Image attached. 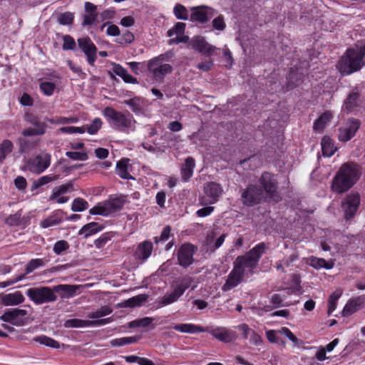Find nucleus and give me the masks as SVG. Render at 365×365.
Here are the masks:
<instances>
[{"label":"nucleus","instance_id":"nucleus-11","mask_svg":"<svg viewBox=\"0 0 365 365\" xmlns=\"http://www.w3.org/2000/svg\"><path fill=\"white\" fill-rule=\"evenodd\" d=\"M197 247L190 243L182 245L178 250V262L179 265L187 268L194 262L193 255Z\"/></svg>","mask_w":365,"mask_h":365},{"label":"nucleus","instance_id":"nucleus-64","mask_svg":"<svg viewBox=\"0 0 365 365\" xmlns=\"http://www.w3.org/2000/svg\"><path fill=\"white\" fill-rule=\"evenodd\" d=\"M214 65V62L212 59L208 61H202L197 65V68L202 71L207 72L211 70Z\"/></svg>","mask_w":365,"mask_h":365},{"label":"nucleus","instance_id":"nucleus-56","mask_svg":"<svg viewBox=\"0 0 365 365\" xmlns=\"http://www.w3.org/2000/svg\"><path fill=\"white\" fill-rule=\"evenodd\" d=\"M21 215L16 212L14 215H9L6 220L5 222L9 226H17L21 223Z\"/></svg>","mask_w":365,"mask_h":365},{"label":"nucleus","instance_id":"nucleus-38","mask_svg":"<svg viewBox=\"0 0 365 365\" xmlns=\"http://www.w3.org/2000/svg\"><path fill=\"white\" fill-rule=\"evenodd\" d=\"M181 294L175 289L170 293L164 295L160 301L161 306H166L175 302L181 297Z\"/></svg>","mask_w":365,"mask_h":365},{"label":"nucleus","instance_id":"nucleus-63","mask_svg":"<svg viewBox=\"0 0 365 365\" xmlns=\"http://www.w3.org/2000/svg\"><path fill=\"white\" fill-rule=\"evenodd\" d=\"M97 18H98V14H89L88 15H85L83 16L82 25L83 26H85L91 25L95 23H98Z\"/></svg>","mask_w":365,"mask_h":365},{"label":"nucleus","instance_id":"nucleus-42","mask_svg":"<svg viewBox=\"0 0 365 365\" xmlns=\"http://www.w3.org/2000/svg\"><path fill=\"white\" fill-rule=\"evenodd\" d=\"M310 261L311 266L316 269L325 268L327 269H330L334 267L333 262H327L322 258L312 257Z\"/></svg>","mask_w":365,"mask_h":365},{"label":"nucleus","instance_id":"nucleus-50","mask_svg":"<svg viewBox=\"0 0 365 365\" xmlns=\"http://www.w3.org/2000/svg\"><path fill=\"white\" fill-rule=\"evenodd\" d=\"M102 126V121L99 118H95L91 125L84 126L89 134H96Z\"/></svg>","mask_w":365,"mask_h":365},{"label":"nucleus","instance_id":"nucleus-34","mask_svg":"<svg viewBox=\"0 0 365 365\" xmlns=\"http://www.w3.org/2000/svg\"><path fill=\"white\" fill-rule=\"evenodd\" d=\"M74 190L73 184L69 182L66 184L61 185L58 187H55L53 193L50 196V200H55L62 194L66 193L68 191Z\"/></svg>","mask_w":365,"mask_h":365},{"label":"nucleus","instance_id":"nucleus-20","mask_svg":"<svg viewBox=\"0 0 365 365\" xmlns=\"http://www.w3.org/2000/svg\"><path fill=\"white\" fill-rule=\"evenodd\" d=\"M210 334L215 339L225 343L231 342L237 338V335L234 331L227 329L226 328L213 329L210 331Z\"/></svg>","mask_w":365,"mask_h":365},{"label":"nucleus","instance_id":"nucleus-62","mask_svg":"<svg viewBox=\"0 0 365 365\" xmlns=\"http://www.w3.org/2000/svg\"><path fill=\"white\" fill-rule=\"evenodd\" d=\"M212 26L216 30L223 31L226 26L223 16L220 15L215 18L212 21Z\"/></svg>","mask_w":365,"mask_h":365},{"label":"nucleus","instance_id":"nucleus-2","mask_svg":"<svg viewBox=\"0 0 365 365\" xmlns=\"http://www.w3.org/2000/svg\"><path fill=\"white\" fill-rule=\"evenodd\" d=\"M358 165L353 163L343 164L333 179L331 189L337 193H343L349 190L359 178Z\"/></svg>","mask_w":365,"mask_h":365},{"label":"nucleus","instance_id":"nucleus-17","mask_svg":"<svg viewBox=\"0 0 365 365\" xmlns=\"http://www.w3.org/2000/svg\"><path fill=\"white\" fill-rule=\"evenodd\" d=\"M78 44L86 56L88 63L93 66L96 60L97 48L95 44L89 37L78 38Z\"/></svg>","mask_w":365,"mask_h":365},{"label":"nucleus","instance_id":"nucleus-26","mask_svg":"<svg viewBox=\"0 0 365 365\" xmlns=\"http://www.w3.org/2000/svg\"><path fill=\"white\" fill-rule=\"evenodd\" d=\"M195 165V160L192 157L185 159L181 168V177L183 181L187 182L192 177Z\"/></svg>","mask_w":365,"mask_h":365},{"label":"nucleus","instance_id":"nucleus-54","mask_svg":"<svg viewBox=\"0 0 365 365\" xmlns=\"http://www.w3.org/2000/svg\"><path fill=\"white\" fill-rule=\"evenodd\" d=\"M66 155L74 160H86L88 158V155L86 153L81 152L68 151L66 153Z\"/></svg>","mask_w":365,"mask_h":365},{"label":"nucleus","instance_id":"nucleus-31","mask_svg":"<svg viewBox=\"0 0 365 365\" xmlns=\"http://www.w3.org/2000/svg\"><path fill=\"white\" fill-rule=\"evenodd\" d=\"M153 71V77L158 81H163L164 76L167 74L171 73L173 67L168 63L162 64L158 68H152Z\"/></svg>","mask_w":365,"mask_h":365},{"label":"nucleus","instance_id":"nucleus-46","mask_svg":"<svg viewBox=\"0 0 365 365\" xmlns=\"http://www.w3.org/2000/svg\"><path fill=\"white\" fill-rule=\"evenodd\" d=\"M64 327L67 328L89 327V320H83L79 319H68L65 322Z\"/></svg>","mask_w":365,"mask_h":365},{"label":"nucleus","instance_id":"nucleus-32","mask_svg":"<svg viewBox=\"0 0 365 365\" xmlns=\"http://www.w3.org/2000/svg\"><path fill=\"white\" fill-rule=\"evenodd\" d=\"M174 329L183 333H197L204 331V329L202 327H199L192 324H176Z\"/></svg>","mask_w":365,"mask_h":365},{"label":"nucleus","instance_id":"nucleus-8","mask_svg":"<svg viewBox=\"0 0 365 365\" xmlns=\"http://www.w3.org/2000/svg\"><path fill=\"white\" fill-rule=\"evenodd\" d=\"M51 160V156L49 153H42L28 159L25 167L30 172L39 175L50 166Z\"/></svg>","mask_w":365,"mask_h":365},{"label":"nucleus","instance_id":"nucleus-15","mask_svg":"<svg viewBox=\"0 0 365 365\" xmlns=\"http://www.w3.org/2000/svg\"><path fill=\"white\" fill-rule=\"evenodd\" d=\"M189 46L197 50L201 53L206 54L208 56H212L217 48L210 43H208L205 37L201 36H196L192 38L189 41Z\"/></svg>","mask_w":365,"mask_h":365},{"label":"nucleus","instance_id":"nucleus-47","mask_svg":"<svg viewBox=\"0 0 365 365\" xmlns=\"http://www.w3.org/2000/svg\"><path fill=\"white\" fill-rule=\"evenodd\" d=\"M113 309L108 306H103L99 309L91 312L88 314V317L91 319H98L112 313Z\"/></svg>","mask_w":365,"mask_h":365},{"label":"nucleus","instance_id":"nucleus-49","mask_svg":"<svg viewBox=\"0 0 365 365\" xmlns=\"http://www.w3.org/2000/svg\"><path fill=\"white\" fill-rule=\"evenodd\" d=\"M192 282V279L190 277H185L180 279V283L175 289L182 295L185 290L190 287Z\"/></svg>","mask_w":365,"mask_h":365},{"label":"nucleus","instance_id":"nucleus-5","mask_svg":"<svg viewBox=\"0 0 365 365\" xmlns=\"http://www.w3.org/2000/svg\"><path fill=\"white\" fill-rule=\"evenodd\" d=\"M26 294L34 304L38 305L53 302L57 300V296L54 294L53 287H49L29 288Z\"/></svg>","mask_w":365,"mask_h":365},{"label":"nucleus","instance_id":"nucleus-58","mask_svg":"<svg viewBox=\"0 0 365 365\" xmlns=\"http://www.w3.org/2000/svg\"><path fill=\"white\" fill-rule=\"evenodd\" d=\"M185 29V24L178 22L175 26L168 31V36H172L174 34H183Z\"/></svg>","mask_w":365,"mask_h":365},{"label":"nucleus","instance_id":"nucleus-25","mask_svg":"<svg viewBox=\"0 0 365 365\" xmlns=\"http://www.w3.org/2000/svg\"><path fill=\"white\" fill-rule=\"evenodd\" d=\"M113 71L114 73H115L117 76H120L123 78L124 82L127 83H133L137 84L138 83V81L136 78L133 77L131 75H130L127 70L124 68L123 66H121L120 64L113 63Z\"/></svg>","mask_w":365,"mask_h":365},{"label":"nucleus","instance_id":"nucleus-23","mask_svg":"<svg viewBox=\"0 0 365 365\" xmlns=\"http://www.w3.org/2000/svg\"><path fill=\"white\" fill-rule=\"evenodd\" d=\"M25 300L21 292H16L6 294H2L1 302L5 306H15L21 304Z\"/></svg>","mask_w":365,"mask_h":365},{"label":"nucleus","instance_id":"nucleus-7","mask_svg":"<svg viewBox=\"0 0 365 365\" xmlns=\"http://www.w3.org/2000/svg\"><path fill=\"white\" fill-rule=\"evenodd\" d=\"M124 204L122 198L116 197L110 199L102 203H98L96 206L92 207L89 212L91 215H100L107 216L120 210Z\"/></svg>","mask_w":365,"mask_h":365},{"label":"nucleus","instance_id":"nucleus-43","mask_svg":"<svg viewBox=\"0 0 365 365\" xmlns=\"http://www.w3.org/2000/svg\"><path fill=\"white\" fill-rule=\"evenodd\" d=\"M154 319L151 317H144L142 319L133 320L128 324L129 328L147 327L151 324Z\"/></svg>","mask_w":365,"mask_h":365},{"label":"nucleus","instance_id":"nucleus-36","mask_svg":"<svg viewBox=\"0 0 365 365\" xmlns=\"http://www.w3.org/2000/svg\"><path fill=\"white\" fill-rule=\"evenodd\" d=\"M141 339L140 336H133L123 337L120 339H115L110 341L112 346H121L128 344H134L138 342Z\"/></svg>","mask_w":365,"mask_h":365},{"label":"nucleus","instance_id":"nucleus-10","mask_svg":"<svg viewBox=\"0 0 365 365\" xmlns=\"http://www.w3.org/2000/svg\"><path fill=\"white\" fill-rule=\"evenodd\" d=\"M26 314L27 312L25 309L19 308L10 309L0 317V319L12 325L20 327L27 323L25 317Z\"/></svg>","mask_w":365,"mask_h":365},{"label":"nucleus","instance_id":"nucleus-44","mask_svg":"<svg viewBox=\"0 0 365 365\" xmlns=\"http://www.w3.org/2000/svg\"><path fill=\"white\" fill-rule=\"evenodd\" d=\"M43 265L44 261L42 259H33L26 264L25 273L22 275H24L25 277L26 274L32 272L38 267H43Z\"/></svg>","mask_w":365,"mask_h":365},{"label":"nucleus","instance_id":"nucleus-57","mask_svg":"<svg viewBox=\"0 0 365 365\" xmlns=\"http://www.w3.org/2000/svg\"><path fill=\"white\" fill-rule=\"evenodd\" d=\"M59 131H61V133H68V134L76 133H83L86 131V129H85L84 126H82V127L66 126V127H61L59 129Z\"/></svg>","mask_w":365,"mask_h":365},{"label":"nucleus","instance_id":"nucleus-40","mask_svg":"<svg viewBox=\"0 0 365 365\" xmlns=\"http://www.w3.org/2000/svg\"><path fill=\"white\" fill-rule=\"evenodd\" d=\"M342 294V290L341 289H338L335 290L329 298V307H328V315H330L336 307V302L340 298Z\"/></svg>","mask_w":365,"mask_h":365},{"label":"nucleus","instance_id":"nucleus-30","mask_svg":"<svg viewBox=\"0 0 365 365\" xmlns=\"http://www.w3.org/2000/svg\"><path fill=\"white\" fill-rule=\"evenodd\" d=\"M322 150L324 156L330 157L336 151L333 140L328 136H324L322 140Z\"/></svg>","mask_w":365,"mask_h":365},{"label":"nucleus","instance_id":"nucleus-19","mask_svg":"<svg viewBox=\"0 0 365 365\" xmlns=\"http://www.w3.org/2000/svg\"><path fill=\"white\" fill-rule=\"evenodd\" d=\"M365 302V297L363 296H359L355 297L351 300H349L346 305L344 306L342 310V316L347 317L351 315V314L357 312L361 309L364 307V304Z\"/></svg>","mask_w":365,"mask_h":365},{"label":"nucleus","instance_id":"nucleus-28","mask_svg":"<svg viewBox=\"0 0 365 365\" xmlns=\"http://www.w3.org/2000/svg\"><path fill=\"white\" fill-rule=\"evenodd\" d=\"M79 285H71V284H59L53 287L54 294L63 292L64 293V297H71L74 295L76 291L80 288Z\"/></svg>","mask_w":365,"mask_h":365},{"label":"nucleus","instance_id":"nucleus-6","mask_svg":"<svg viewBox=\"0 0 365 365\" xmlns=\"http://www.w3.org/2000/svg\"><path fill=\"white\" fill-rule=\"evenodd\" d=\"M24 120L33 127L24 129L21 132L23 136L43 135L46 133L47 125L38 115L27 113L24 115Z\"/></svg>","mask_w":365,"mask_h":365},{"label":"nucleus","instance_id":"nucleus-55","mask_svg":"<svg viewBox=\"0 0 365 365\" xmlns=\"http://www.w3.org/2000/svg\"><path fill=\"white\" fill-rule=\"evenodd\" d=\"M51 123L55 124H66V123H72L78 122V119L76 117H59L56 119H48V120Z\"/></svg>","mask_w":365,"mask_h":365},{"label":"nucleus","instance_id":"nucleus-16","mask_svg":"<svg viewBox=\"0 0 365 365\" xmlns=\"http://www.w3.org/2000/svg\"><path fill=\"white\" fill-rule=\"evenodd\" d=\"M359 127V120L349 119L345 126L339 128V140L343 142L349 141L354 136Z\"/></svg>","mask_w":365,"mask_h":365},{"label":"nucleus","instance_id":"nucleus-12","mask_svg":"<svg viewBox=\"0 0 365 365\" xmlns=\"http://www.w3.org/2000/svg\"><path fill=\"white\" fill-rule=\"evenodd\" d=\"M360 197L357 193H350L341 203V208L344 212V218L349 220L355 215L359 206Z\"/></svg>","mask_w":365,"mask_h":365},{"label":"nucleus","instance_id":"nucleus-41","mask_svg":"<svg viewBox=\"0 0 365 365\" xmlns=\"http://www.w3.org/2000/svg\"><path fill=\"white\" fill-rule=\"evenodd\" d=\"M34 341L40 343L41 344L46 345L48 347L58 349L60 347L59 343L45 335L39 336L34 338Z\"/></svg>","mask_w":365,"mask_h":365},{"label":"nucleus","instance_id":"nucleus-27","mask_svg":"<svg viewBox=\"0 0 365 365\" xmlns=\"http://www.w3.org/2000/svg\"><path fill=\"white\" fill-rule=\"evenodd\" d=\"M148 298L147 294H138L118 304L119 307H135L140 306Z\"/></svg>","mask_w":365,"mask_h":365},{"label":"nucleus","instance_id":"nucleus-59","mask_svg":"<svg viewBox=\"0 0 365 365\" xmlns=\"http://www.w3.org/2000/svg\"><path fill=\"white\" fill-rule=\"evenodd\" d=\"M63 50H73L76 47V42L74 39L68 35H66L63 37Z\"/></svg>","mask_w":365,"mask_h":365},{"label":"nucleus","instance_id":"nucleus-24","mask_svg":"<svg viewBox=\"0 0 365 365\" xmlns=\"http://www.w3.org/2000/svg\"><path fill=\"white\" fill-rule=\"evenodd\" d=\"M153 243L150 241H144L139 244L135 252L137 258L145 260L151 255L153 251Z\"/></svg>","mask_w":365,"mask_h":365},{"label":"nucleus","instance_id":"nucleus-1","mask_svg":"<svg viewBox=\"0 0 365 365\" xmlns=\"http://www.w3.org/2000/svg\"><path fill=\"white\" fill-rule=\"evenodd\" d=\"M365 43L355 45L346 50L337 63V68L342 75H349L359 71L364 65Z\"/></svg>","mask_w":365,"mask_h":365},{"label":"nucleus","instance_id":"nucleus-3","mask_svg":"<svg viewBox=\"0 0 365 365\" xmlns=\"http://www.w3.org/2000/svg\"><path fill=\"white\" fill-rule=\"evenodd\" d=\"M267 250L264 242H261L255 246L244 255L238 256L233 264L234 267L245 275L246 269L250 273L257 267L259 259Z\"/></svg>","mask_w":365,"mask_h":365},{"label":"nucleus","instance_id":"nucleus-53","mask_svg":"<svg viewBox=\"0 0 365 365\" xmlns=\"http://www.w3.org/2000/svg\"><path fill=\"white\" fill-rule=\"evenodd\" d=\"M56 88V85L51 82H42L40 84V89L41 91L46 96H51L53 94L54 89Z\"/></svg>","mask_w":365,"mask_h":365},{"label":"nucleus","instance_id":"nucleus-52","mask_svg":"<svg viewBox=\"0 0 365 365\" xmlns=\"http://www.w3.org/2000/svg\"><path fill=\"white\" fill-rule=\"evenodd\" d=\"M117 171L118 175L123 179H129L130 175L127 170V165L126 163L123 160H121L117 163Z\"/></svg>","mask_w":365,"mask_h":365},{"label":"nucleus","instance_id":"nucleus-18","mask_svg":"<svg viewBox=\"0 0 365 365\" xmlns=\"http://www.w3.org/2000/svg\"><path fill=\"white\" fill-rule=\"evenodd\" d=\"M205 195L210 198L208 203H215L222 193V189L220 184L215 182H209L204 185Z\"/></svg>","mask_w":365,"mask_h":365},{"label":"nucleus","instance_id":"nucleus-21","mask_svg":"<svg viewBox=\"0 0 365 365\" xmlns=\"http://www.w3.org/2000/svg\"><path fill=\"white\" fill-rule=\"evenodd\" d=\"M244 276L245 275H243L242 273L233 267V269L229 274L225 283L222 287V290L227 292L237 287L241 282Z\"/></svg>","mask_w":365,"mask_h":365},{"label":"nucleus","instance_id":"nucleus-60","mask_svg":"<svg viewBox=\"0 0 365 365\" xmlns=\"http://www.w3.org/2000/svg\"><path fill=\"white\" fill-rule=\"evenodd\" d=\"M124 103L129 106L134 113H139L141 110V107L139 103L138 98H131L124 101Z\"/></svg>","mask_w":365,"mask_h":365},{"label":"nucleus","instance_id":"nucleus-51","mask_svg":"<svg viewBox=\"0 0 365 365\" xmlns=\"http://www.w3.org/2000/svg\"><path fill=\"white\" fill-rule=\"evenodd\" d=\"M58 21L61 25H71L73 21V14L71 12L60 14L58 16Z\"/></svg>","mask_w":365,"mask_h":365},{"label":"nucleus","instance_id":"nucleus-48","mask_svg":"<svg viewBox=\"0 0 365 365\" xmlns=\"http://www.w3.org/2000/svg\"><path fill=\"white\" fill-rule=\"evenodd\" d=\"M173 11L175 16L178 19L187 20L189 19L188 11L187 9L180 4L175 5Z\"/></svg>","mask_w":365,"mask_h":365},{"label":"nucleus","instance_id":"nucleus-13","mask_svg":"<svg viewBox=\"0 0 365 365\" xmlns=\"http://www.w3.org/2000/svg\"><path fill=\"white\" fill-rule=\"evenodd\" d=\"M259 182L260 187L267 195L273 197L277 193L278 182L273 174L264 172L259 179Z\"/></svg>","mask_w":365,"mask_h":365},{"label":"nucleus","instance_id":"nucleus-37","mask_svg":"<svg viewBox=\"0 0 365 365\" xmlns=\"http://www.w3.org/2000/svg\"><path fill=\"white\" fill-rule=\"evenodd\" d=\"M58 177L59 175H48L43 176L33 182L31 190H34L44 185L55 181L58 178Z\"/></svg>","mask_w":365,"mask_h":365},{"label":"nucleus","instance_id":"nucleus-61","mask_svg":"<svg viewBox=\"0 0 365 365\" xmlns=\"http://www.w3.org/2000/svg\"><path fill=\"white\" fill-rule=\"evenodd\" d=\"M69 247L68 243L65 240H60L55 243L53 246V252L56 255H60L62 252L66 250Z\"/></svg>","mask_w":365,"mask_h":365},{"label":"nucleus","instance_id":"nucleus-45","mask_svg":"<svg viewBox=\"0 0 365 365\" xmlns=\"http://www.w3.org/2000/svg\"><path fill=\"white\" fill-rule=\"evenodd\" d=\"M88 207V203L87 201H86L84 199L78 197L74 199L71 210L73 212H82L85 210H86Z\"/></svg>","mask_w":365,"mask_h":365},{"label":"nucleus","instance_id":"nucleus-33","mask_svg":"<svg viewBox=\"0 0 365 365\" xmlns=\"http://www.w3.org/2000/svg\"><path fill=\"white\" fill-rule=\"evenodd\" d=\"M102 230V226L97 222H90L84 226L79 230L78 234H85V237L87 238L91 235L96 233Z\"/></svg>","mask_w":365,"mask_h":365},{"label":"nucleus","instance_id":"nucleus-14","mask_svg":"<svg viewBox=\"0 0 365 365\" xmlns=\"http://www.w3.org/2000/svg\"><path fill=\"white\" fill-rule=\"evenodd\" d=\"M192 14L190 20L201 24L207 23L214 15V9L207 6H200L191 9Z\"/></svg>","mask_w":365,"mask_h":365},{"label":"nucleus","instance_id":"nucleus-22","mask_svg":"<svg viewBox=\"0 0 365 365\" xmlns=\"http://www.w3.org/2000/svg\"><path fill=\"white\" fill-rule=\"evenodd\" d=\"M360 103L359 93L354 89L351 92L346 100L343 106V110L346 113H351L359 107Z\"/></svg>","mask_w":365,"mask_h":365},{"label":"nucleus","instance_id":"nucleus-4","mask_svg":"<svg viewBox=\"0 0 365 365\" xmlns=\"http://www.w3.org/2000/svg\"><path fill=\"white\" fill-rule=\"evenodd\" d=\"M103 113L109 120L115 130L125 133H128L129 130H135L136 121L132 115L128 117L125 114L117 111L111 107L105 108Z\"/></svg>","mask_w":365,"mask_h":365},{"label":"nucleus","instance_id":"nucleus-9","mask_svg":"<svg viewBox=\"0 0 365 365\" xmlns=\"http://www.w3.org/2000/svg\"><path fill=\"white\" fill-rule=\"evenodd\" d=\"M263 198V190L257 185L250 184L241 190V200L244 205L252 207L259 204Z\"/></svg>","mask_w":365,"mask_h":365},{"label":"nucleus","instance_id":"nucleus-39","mask_svg":"<svg viewBox=\"0 0 365 365\" xmlns=\"http://www.w3.org/2000/svg\"><path fill=\"white\" fill-rule=\"evenodd\" d=\"M13 143L9 140H4L0 144V163L4 161L6 155L12 152Z\"/></svg>","mask_w":365,"mask_h":365},{"label":"nucleus","instance_id":"nucleus-29","mask_svg":"<svg viewBox=\"0 0 365 365\" xmlns=\"http://www.w3.org/2000/svg\"><path fill=\"white\" fill-rule=\"evenodd\" d=\"M332 115L327 111L322 114L314 123L313 129L315 132L321 133L326 125L331 120Z\"/></svg>","mask_w":365,"mask_h":365},{"label":"nucleus","instance_id":"nucleus-35","mask_svg":"<svg viewBox=\"0 0 365 365\" xmlns=\"http://www.w3.org/2000/svg\"><path fill=\"white\" fill-rule=\"evenodd\" d=\"M38 144L36 140H29L23 138L18 139V145L19 146V153H24L29 152L31 149L34 148Z\"/></svg>","mask_w":365,"mask_h":365}]
</instances>
